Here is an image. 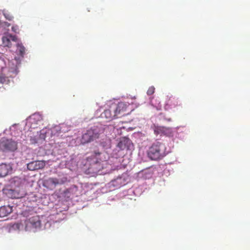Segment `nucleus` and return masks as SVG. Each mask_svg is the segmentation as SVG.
Here are the masks:
<instances>
[{"label": "nucleus", "mask_w": 250, "mask_h": 250, "mask_svg": "<svg viewBox=\"0 0 250 250\" xmlns=\"http://www.w3.org/2000/svg\"><path fill=\"white\" fill-rule=\"evenodd\" d=\"M18 49L21 55L22 56L25 53V48L21 44H18Z\"/></svg>", "instance_id": "nucleus-15"}, {"label": "nucleus", "mask_w": 250, "mask_h": 250, "mask_svg": "<svg viewBox=\"0 0 250 250\" xmlns=\"http://www.w3.org/2000/svg\"><path fill=\"white\" fill-rule=\"evenodd\" d=\"M3 78L0 76V82L2 83Z\"/></svg>", "instance_id": "nucleus-21"}, {"label": "nucleus", "mask_w": 250, "mask_h": 250, "mask_svg": "<svg viewBox=\"0 0 250 250\" xmlns=\"http://www.w3.org/2000/svg\"><path fill=\"white\" fill-rule=\"evenodd\" d=\"M17 143L12 139L0 141V151H14L17 149Z\"/></svg>", "instance_id": "nucleus-4"}, {"label": "nucleus", "mask_w": 250, "mask_h": 250, "mask_svg": "<svg viewBox=\"0 0 250 250\" xmlns=\"http://www.w3.org/2000/svg\"><path fill=\"white\" fill-rule=\"evenodd\" d=\"M129 106V104L125 102H120L118 104H114L115 112L117 117L123 116L126 114L125 112Z\"/></svg>", "instance_id": "nucleus-5"}, {"label": "nucleus", "mask_w": 250, "mask_h": 250, "mask_svg": "<svg viewBox=\"0 0 250 250\" xmlns=\"http://www.w3.org/2000/svg\"><path fill=\"white\" fill-rule=\"evenodd\" d=\"M14 183L15 186L19 187L21 184V179L18 177H15L11 181V183Z\"/></svg>", "instance_id": "nucleus-16"}, {"label": "nucleus", "mask_w": 250, "mask_h": 250, "mask_svg": "<svg viewBox=\"0 0 250 250\" xmlns=\"http://www.w3.org/2000/svg\"><path fill=\"white\" fill-rule=\"evenodd\" d=\"M11 41L13 42H17V38L15 35H12L10 34H8L2 38V44L4 46L11 47Z\"/></svg>", "instance_id": "nucleus-9"}, {"label": "nucleus", "mask_w": 250, "mask_h": 250, "mask_svg": "<svg viewBox=\"0 0 250 250\" xmlns=\"http://www.w3.org/2000/svg\"><path fill=\"white\" fill-rule=\"evenodd\" d=\"M100 133L101 130L97 127L89 129L83 135L81 140V143L84 144L93 141L99 138Z\"/></svg>", "instance_id": "nucleus-3"}, {"label": "nucleus", "mask_w": 250, "mask_h": 250, "mask_svg": "<svg viewBox=\"0 0 250 250\" xmlns=\"http://www.w3.org/2000/svg\"><path fill=\"white\" fill-rule=\"evenodd\" d=\"M101 153L100 152H95L94 155L88 157L87 158V161L89 162L90 165H97L101 163V160L98 158V157L101 155Z\"/></svg>", "instance_id": "nucleus-11"}, {"label": "nucleus", "mask_w": 250, "mask_h": 250, "mask_svg": "<svg viewBox=\"0 0 250 250\" xmlns=\"http://www.w3.org/2000/svg\"><path fill=\"white\" fill-rule=\"evenodd\" d=\"M45 166L44 161H35L31 162L27 164V168L30 170H36L42 169Z\"/></svg>", "instance_id": "nucleus-8"}, {"label": "nucleus", "mask_w": 250, "mask_h": 250, "mask_svg": "<svg viewBox=\"0 0 250 250\" xmlns=\"http://www.w3.org/2000/svg\"><path fill=\"white\" fill-rule=\"evenodd\" d=\"M165 149V146L163 144L155 143L149 148L147 156L152 160L160 159L166 155Z\"/></svg>", "instance_id": "nucleus-1"}, {"label": "nucleus", "mask_w": 250, "mask_h": 250, "mask_svg": "<svg viewBox=\"0 0 250 250\" xmlns=\"http://www.w3.org/2000/svg\"><path fill=\"white\" fill-rule=\"evenodd\" d=\"M155 92V88L154 86H151L149 87L147 91V94L148 95H152Z\"/></svg>", "instance_id": "nucleus-18"}, {"label": "nucleus", "mask_w": 250, "mask_h": 250, "mask_svg": "<svg viewBox=\"0 0 250 250\" xmlns=\"http://www.w3.org/2000/svg\"><path fill=\"white\" fill-rule=\"evenodd\" d=\"M45 132L43 131V130H41L40 132V135L38 137L39 140H44L46 137V134Z\"/></svg>", "instance_id": "nucleus-17"}, {"label": "nucleus", "mask_w": 250, "mask_h": 250, "mask_svg": "<svg viewBox=\"0 0 250 250\" xmlns=\"http://www.w3.org/2000/svg\"><path fill=\"white\" fill-rule=\"evenodd\" d=\"M102 117H104L109 121L117 118L113 105L110 106L109 109H105L102 114Z\"/></svg>", "instance_id": "nucleus-7"}, {"label": "nucleus", "mask_w": 250, "mask_h": 250, "mask_svg": "<svg viewBox=\"0 0 250 250\" xmlns=\"http://www.w3.org/2000/svg\"><path fill=\"white\" fill-rule=\"evenodd\" d=\"M12 30L15 33H19V28L18 25H14L12 27Z\"/></svg>", "instance_id": "nucleus-20"}, {"label": "nucleus", "mask_w": 250, "mask_h": 250, "mask_svg": "<svg viewBox=\"0 0 250 250\" xmlns=\"http://www.w3.org/2000/svg\"><path fill=\"white\" fill-rule=\"evenodd\" d=\"M25 229L26 231H33L41 229L42 226L41 220L40 216H32L24 221Z\"/></svg>", "instance_id": "nucleus-2"}, {"label": "nucleus", "mask_w": 250, "mask_h": 250, "mask_svg": "<svg viewBox=\"0 0 250 250\" xmlns=\"http://www.w3.org/2000/svg\"><path fill=\"white\" fill-rule=\"evenodd\" d=\"M63 182L60 181L56 178H49L44 181L43 185L46 188L52 189L54 188L57 185L63 184Z\"/></svg>", "instance_id": "nucleus-6"}, {"label": "nucleus", "mask_w": 250, "mask_h": 250, "mask_svg": "<svg viewBox=\"0 0 250 250\" xmlns=\"http://www.w3.org/2000/svg\"><path fill=\"white\" fill-rule=\"evenodd\" d=\"M12 170V167L10 165L2 164L0 165V177H5Z\"/></svg>", "instance_id": "nucleus-10"}, {"label": "nucleus", "mask_w": 250, "mask_h": 250, "mask_svg": "<svg viewBox=\"0 0 250 250\" xmlns=\"http://www.w3.org/2000/svg\"><path fill=\"white\" fill-rule=\"evenodd\" d=\"M30 141L31 144H35L37 143L39 140L38 138H36V137H31Z\"/></svg>", "instance_id": "nucleus-19"}, {"label": "nucleus", "mask_w": 250, "mask_h": 250, "mask_svg": "<svg viewBox=\"0 0 250 250\" xmlns=\"http://www.w3.org/2000/svg\"><path fill=\"white\" fill-rule=\"evenodd\" d=\"M12 212V208L10 206H4L0 207V218L7 216Z\"/></svg>", "instance_id": "nucleus-13"}, {"label": "nucleus", "mask_w": 250, "mask_h": 250, "mask_svg": "<svg viewBox=\"0 0 250 250\" xmlns=\"http://www.w3.org/2000/svg\"><path fill=\"white\" fill-rule=\"evenodd\" d=\"M3 14L4 16V17L5 18V19L9 21L13 20V19L14 18V17L12 15V14L8 11L3 10Z\"/></svg>", "instance_id": "nucleus-14"}, {"label": "nucleus", "mask_w": 250, "mask_h": 250, "mask_svg": "<svg viewBox=\"0 0 250 250\" xmlns=\"http://www.w3.org/2000/svg\"><path fill=\"white\" fill-rule=\"evenodd\" d=\"M16 225V227L19 228L20 225L19 224H17Z\"/></svg>", "instance_id": "nucleus-22"}, {"label": "nucleus", "mask_w": 250, "mask_h": 250, "mask_svg": "<svg viewBox=\"0 0 250 250\" xmlns=\"http://www.w3.org/2000/svg\"><path fill=\"white\" fill-rule=\"evenodd\" d=\"M42 120V117L39 114H34L30 117L29 119V122L31 124L33 128H36V126L35 125H37L39 124V122Z\"/></svg>", "instance_id": "nucleus-12"}]
</instances>
